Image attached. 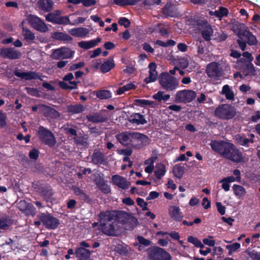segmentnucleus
<instances>
[{
  "label": "nucleus",
  "mask_w": 260,
  "mask_h": 260,
  "mask_svg": "<svg viewBox=\"0 0 260 260\" xmlns=\"http://www.w3.org/2000/svg\"><path fill=\"white\" fill-rule=\"evenodd\" d=\"M196 92L192 90L178 91L175 94V102L178 103H188L191 102L196 97Z\"/></svg>",
  "instance_id": "9d476101"
},
{
  "label": "nucleus",
  "mask_w": 260,
  "mask_h": 260,
  "mask_svg": "<svg viewBox=\"0 0 260 260\" xmlns=\"http://www.w3.org/2000/svg\"><path fill=\"white\" fill-rule=\"evenodd\" d=\"M112 181L115 185L123 189L128 188L130 183L126 179L118 175H115L112 177Z\"/></svg>",
  "instance_id": "f3484780"
},
{
  "label": "nucleus",
  "mask_w": 260,
  "mask_h": 260,
  "mask_svg": "<svg viewBox=\"0 0 260 260\" xmlns=\"http://www.w3.org/2000/svg\"><path fill=\"white\" fill-rule=\"evenodd\" d=\"M33 187L47 201L50 200L53 194V190L48 183L39 181L33 184Z\"/></svg>",
  "instance_id": "6e6552de"
},
{
  "label": "nucleus",
  "mask_w": 260,
  "mask_h": 260,
  "mask_svg": "<svg viewBox=\"0 0 260 260\" xmlns=\"http://www.w3.org/2000/svg\"><path fill=\"white\" fill-rule=\"evenodd\" d=\"M173 172L176 177L181 179L184 173V167L176 165L173 167Z\"/></svg>",
  "instance_id": "49530a36"
},
{
  "label": "nucleus",
  "mask_w": 260,
  "mask_h": 260,
  "mask_svg": "<svg viewBox=\"0 0 260 260\" xmlns=\"http://www.w3.org/2000/svg\"><path fill=\"white\" fill-rule=\"evenodd\" d=\"M101 39L99 37L94 40H91L88 41H82L79 42L78 44V46L81 48L88 50L96 46L100 42Z\"/></svg>",
  "instance_id": "4be33fe9"
},
{
  "label": "nucleus",
  "mask_w": 260,
  "mask_h": 260,
  "mask_svg": "<svg viewBox=\"0 0 260 260\" xmlns=\"http://www.w3.org/2000/svg\"><path fill=\"white\" fill-rule=\"evenodd\" d=\"M13 223V220L10 218L2 217L0 218V229L8 230Z\"/></svg>",
  "instance_id": "37998d69"
},
{
  "label": "nucleus",
  "mask_w": 260,
  "mask_h": 260,
  "mask_svg": "<svg viewBox=\"0 0 260 260\" xmlns=\"http://www.w3.org/2000/svg\"><path fill=\"white\" fill-rule=\"evenodd\" d=\"M137 240L139 243L144 246H148L151 244V241L147 239H145L143 236H138L137 237Z\"/></svg>",
  "instance_id": "13d9d810"
},
{
  "label": "nucleus",
  "mask_w": 260,
  "mask_h": 260,
  "mask_svg": "<svg viewBox=\"0 0 260 260\" xmlns=\"http://www.w3.org/2000/svg\"><path fill=\"white\" fill-rule=\"evenodd\" d=\"M80 83L79 81H71L69 82V84L63 81H59L58 85L64 90H72L78 88V84Z\"/></svg>",
  "instance_id": "7c9ffc66"
},
{
  "label": "nucleus",
  "mask_w": 260,
  "mask_h": 260,
  "mask_svg": "<svg viewBox=\"0 0 260 260\" xmlns=\"http://www.w3.org/2000/svg\"><path fill=\"white\" fill-rule=\"evenodd\" d=\"M74 193L83 202L90 203L91 199L89 195L87 194L85 191L78 187H75L73 189Z\"/></svg>",
  "instance_id": "393cba45"
},
{
  "label": "nucleus",
  "mask_w": 260,
  "mask_h": 260,
  "mask_svg": "<svg viewBox=\"0 0 260 260\" xmlns=\"http://www.w3.org/2000/svg\"><path fill=\"white\" fill-rule=\"evenodd\" d=\"M115 138L122 146H131L136 149H140L143 146L148 145L150 142V139L147 136L136 132H122L117 134Z\"/></svg>",
  "instance_id": "f03ea898"
},
{
  "label": "nucleus",
  "mask_w": 260,
  "mask_h": 260,
  "mask_svg": "<svg viewBox=\"0 0 260 260\" xmlns=\"http://www.w3.org/2000/svg\"><path fill=\"white\" fill-rule=\"evenodd\" d=\"M155 44L163 47H168L175 46L176 45V42L171 39L168 40L166 42L159 40H157L155 42Z\"/></svg>",
  "instance_id": "3c124183"
},
{
  "label": "nucleus",
  "mask_w": 260,
  "mask_h": 260,
  "mask_svg": "<svg viewBox=\"0 0 260 260\" xmlns=\"http://www.w3.org/2000/svg\"><path fill=\"white\" fill-rule=\"evenodd\" d=\"M53 2L52 0H39L36 6L41 10L50 12L52 10Z\"/></svg>",
  "instance_id": "b1692460"
},
{
  "label": "nucleus",
  "mask_w": 260,
  "mask_h": 260,
  "mask_svg": "<svg viewBox=\"0 0 260 260\" xmlns=\"http://www.w3.org/2000/svg\"><path fill=\"white\" fill-rule=\"evenodd\" d=\"M94 181L96 186L101 185L102 183H104L105 181L104 178L100 174H96L94 176Z\"/></svg>",
  "instance_id": "774afa93"
},
{
  "label": "nucleus",
  "mask_w": 260,
  "mask_h": 260,
  "mask_svg": "<svg viewBox=\"0 0 260 260\" xmlns=\"http://www.w3.org/2000/svg\"><path fill=\"white\" fill-rule=\"evenodd\" d=\"M117 152L119 154L129 156L132 154L133 150L131 148L122 149L118 150Z\"/></svg>",
  "instance_id": "0e129e2a"
},
{
  "label": "nucleus",
  "mask_w": 260,
  "mask_h": 260,
  "mask_svg": "<svg viewBox=\"0 0 260 260\" xmlns=\"http://www.w3.org/2000/svg\"><path fill=\"white\" fill-rule=\"evenodd\" d=\"M27 20L31 27L38 31L45 32L48 30V28L44 20L36 15H28Z\"/></svg>",
  "instance_id": "9b49d317"
},
{
  "label": "nucleus",
  "mask_w": 260,
  "mask_h": 260,
  "mask_svg": "<svg viewBox=\"0 0 260 260\" xmlns=\"http://www.w3.org/2000/svg\"><path fill=\"white\" fill-rule=\"evenodd\" d=\"M212 149L224 158L235 162L243 161L242 152L233 144L223 140H213L210 143Z\"/></svg>",
  "instance_id": "f257e3e1"
},
{
  "label": "nucleus",
  "mask_w": 260,
  "mask_h": 260,
  "mask_svg": "<svg viewBox=\"0 0 260 260\" xmlns=\"http://www.w3.org/2000/svg\"><path fill=\"white\" fill-rule=\"evenodd\" d=\"M162 13L166 17H174L176 16L177 13L175 8L171 5L167 4L162 8Z\"/></svg>",
  "instance_id": "e433bc0d"
},
{
  "label": "nucleus",
  "mask_w": 260,
  "mask_h": 260,
  "mask_svg": "<svg viewBox=\"0 0 260 260\" xmlns=\"http://www.w3.org/2000/svg\"><path fill=\"white\" fill-rule=\"evenodd\" d=\"M148 68L149 76L144 79V82L146 84L155 81L158 76L157 72L156 71L157 66L155 62H150Z\"/></svg>",
  "instance_id": "dca6fc26"
},
{
  "label": "nucleus",
  "mask_w": 260,
  "mask_h": 260,
  "mask_svg": "<svg viewBox=\"0 0 260 260\" xmlns=\"http://www.w3.org/2000/svg\"><path fill=\"white\" fill-rule=\"evenodd\" d=\"M92 162L95 165L104 164L105 161L104 155L103 153L100 151L93 152L92 155Z\"/></svg>",
  "instance_id": "a19ab883"
},
{
  "label": "nucleus",
  "mask_w": 260,
  "mask_h": 260,
  "mask_svg": "<svg viewBox=\"0 0 260 260\" xmlns=\"http://www.w3.org/2000/svg\"><path fill=\"white\" fill-rule=\"evenodd\" d=\"M242 37L247 40V44L250 46L255 45L257 44L258 41L252 33L248 29H245L242 34Z\"/></svg>",
  "instance_id": "cd10ccee"
},
{
  "label": "nucleus",
  "mask_w": 260,
  "mask_h": 260,
  "mask_svg": "<svg viewBox=\"0 0 260 260\" xmlns=\"http://www.w3.org/2000/svg\"><path fill=\"white\" fill-rule=\"evenodd\" d=\"M86 117L88 121L95 123L106 122L108 120L106 115L100 112L94 113L92 115H87Z\"/></svg>",
  "instance_id": "a211bd4d"
},
{
  "label": "nucleus",
  "mask_w": 260,
  "mask_h": 260,
  "mask_svg": "<svg viewBox=\"0 0 260 260\" xmlns=\"http://www.w3.org/2000/svg\"><path fill=\"white\" fill-rule=\"evenodd\" d=\"M17 77H20L25 80L39 79L41 81H43L42 76L35 71H29L27 72H17Z\"/></svg>",
  "instance_id": "2eb2a0df"
},
{
  "label": "nucleus",
  "mask_w": 260,
  "mask_h": 260,
  "mask_svg": "<svg viewBox=\"0 0 260 260\" xmlns=\"http://www.w3.org/2000/svg\"><path fill=\"white\" fill-rule=\"evenodd\" d=\"M39 150L34 148L29 151V157L30 159L36 160L39 157Z\"/></svg>",
  "instance_id": "680f3d73"
},
{
  "label": "nucleus",
  "mask_w": 260,
  "mask_h": 260,
  "mask_svg": "<svg viewBox=\"0 0 260 260\" xmlns=\"http://www.w3.org/2000/svg\"><path fill=\"white\" fill-rule=\"evenodd\" d=\"M240 247V244L239 243H235L231 245H226V248L229 250V255H231Z\"/></svg>",
  "instance_id": "6e6d98bb"
},
{
  "label": "nucleus",
  "mask_w": 260,
  "mask_h": 260,
  "mask_svg": "<svg viewBox=\"0 0 260 260\" xmlns=\"http://www.w3.org/2000/svg\"><path fill=\"white\" fill-rule=\"evenodd\" d=\"M97 187L105 194H108L111 191L110 186L107 184L106 182L102 183L101 185H99Z\"/></svg>",
  "instance_id": "4d7b16f0"
},
{
  "label": "nucleus",
  "mask_w": 260,
  "mask_h": 260,
  "mask_svg": "<svg viewBox=\"0 0 260 260\" xmlns=\"http://www.w3.org/2000/svg\"><path fill=\"white\" fill-rule=\"evenodd\" d=\"M158 79L161 87L167 91H173L176 89L179 85L177 79L167 72L161 73Z\"/></svg>",
  "instance_id": "39448f33"
},
{
  "label": "nucleus",
  "mask_w": 260,
  "mask_h": 260,
  "mask_svg": "<svg viewBox=\"0 0 260 260\" xmlns=\"http://www.w3.org/2000/svg\"><path fill=\"white\" fill-rule=\"evenodd\" d=\"M191 24L197 27L198 29L201 30L206 27L209 23L207 21L199 19L198 17H194L190 19Z\"/></svg>",
  "instance_id": "f704fd0d"
},
{
  "label": "nucleus",
  "mask_w": 260,
  "mask_h": 260,
  "mask_svg": "<svg viewBox=\"0 0 260 260\" xmlns=\"http://www.w3.org/2000/svg\"><path fill=\"white\" fill-rule=\"evenodd\" d=\"M17 208L26 216H34L37 212L35 207L30 203L24 200H21L17 204Z\"/></svg>",
  "instance_id": "4468645a"
},
{
  "label": "nucleus",
  "mask_w": 260,
  "mask_h": 260,
  "mask_svg": "<svg viewBox=\"0 0 260 260\" xmlns=\"http://www.w3.org/2000/svg\"><path fill=\"white\" fill-rule=\"evenodd\" d=\"M136 202L138 206L142 208L143 211L148 210V203L144 201V199L140 198H138L136 199Z\"/></svg>",
  "instance_id": "bf43d9fd"
},
{
  "label": "nucleus",
  "mask_w": 260,
  "mask_h": 260,
  "mask_svg": "<svg viewBox=\"0 0 260 260\" xmlns=\"http://www.w3.org/2000/svg\"><path fill=\"white\" fill-rule=\"evenodd\" d=\"M187 241L188 242L193 244L196 247H200L203 249L205 247L200 240L192 236H189L187 238Z\"/></svg>",
  "instance_id": "603ef678"
},
{
  "label": "nucleus",
  "mask_w": 260,
  "mask_h": 260,
  "mask_svg": "<svg viewBox=\"0 0 260 260\" xmlns=\"http://www.w3.org/2000/svg\"><path fill=\"white\" fill-rule=\"evenodd\" d=\"M96 96L101 100L108 99L112 96L110 91L106 89L100 90L96 93Z\"/></svg>",
  "instance_id": "8fccbe9b"
},
{
  "label": "nucleus",
  "mask_w": 260,
  "mask_h": 260,
  "mask_svg": "<svg viewBox=\"0 0 260 260\" xmlns=\"http://www.w3.org/2000/svg\"><path fill=\"white\" fill-rule=\"evenodd\" d=\"M118 23L125 28H128L130 26L131 22L130 20L126 17H121L118 20Z\"/></svg>",
  "instance_id": "052dcab7"
},
{
  "label": "nucleus",
  "mask_w": 260,
  "mask_h": 260,
  "mask_svg": "<svg viewBox=\"0 0 260 260\" xmlns=\"http://www.w3.org/2000/svg\"><path fill=\"white\" fill-rule=\"evenodd\" d=\"M166 172V167L162 163L157 164L154 172V175L157 179H161Z\"/></svg>",
  "instance_id": "c9c22d12"
},
{
  "label": "nucleus",
  "mask_w": 260,
  "mask_h": 260,
  "mask_svg": "<svg viewBox=\"0 0 260 260\" xmlns=\"http://www.w3.org/2000/svg\"><path fill=\"white\" fill-rule=\"evenodd\" d=\"M138 0H113L114 4L121 7L134 6L137 4Z\"/></svg>",
  "instance_id": "a18cd8bd"
},
{
  "label": "nucleus",
  "mask_w": 260,
  "mask_h": 260,
  "mask_svg": "<svg viewBox=\"0 0 260 260\" xmlns=\"http://www.w3.org/2000/svg\"><path fill=\"white\" fill-rule=\"evenodd\" d=\"M202 29L203 30L201 32L202 37L205 41H209L211 40V37L213 33V30L211 26L209 24Z\"/></svg>",
  "instance_id": "79ce46f5"
},
{
  "label": "nucleus",
  "mask_w": 260,
  "mask_h": 260,
  "mask_svg": "<svg viewBox=\"0 0 260 260\" xmlns=\"http://www.w3.org/2000/svg\"><path fill=\"white\" fill-rule=\"evenodd\" d=\"M25 90L27 94L35 96H38L39 95V91L37 88L32 87H25Z\"/></svg>",
  "instance_id": "e2e57ef3"
},
{
  "label": "nucleus",
  "mask_w": 260,
  "mask_h": 260,
  "mask_svg": "<svg viewBox=\"0 0 260 260\" xmlns=\"http://www.w3.org/2000/svg\"><path fill=\"white\" fill-rule=\"evenodd\" d=\"M221 94L224 95L225 98L228 100L234 101L235 100L234 92L228 84L224 85L222 87Z\"/></svg>",
  "instance_id": "473e14b6"
},
{
  "label": "nucleus",
  "mask_w": 260,
  "mask_h": 260,
  "mask_svg": "<svg viewBox=\"0 0 260 260\" xmlns=\"http://www.w3.org/2000/svg\"><path fill=\"white\" fill-rule=\"evenodd\" d=\"M64 131L66 134L70 137L77 136V130L75 128L72 127H66L64 128Z\"/></svg>",
  "instance_id": "338daca9"
},
{
  "label": "nucleus",
  "mask_w": 260,
  "mask_h": 260,
  "mask_svg": "<svg viewBox=\"0 0 260 260\" xmlns=\"http://www.w3.org/2000/svg\"><path fill=\"white\" fill-rule=\"evenodd\" d=\"M99 221L103 232L110 236L116 235L118 215L115 211H101L98 215Z\"/></svg>",
  "instance_id": "7ed1b4c3"
},
{
  "label": "nucleus",
  "mask_w": 260,
  "mask_h": 260,
  "mask_svg": "<svg viewBox=\"0 0 260 260\" xmlns=\"http://www.w3.org/2000/svg\"><path fill=\"white\" fill-rule=\"evenodd\" d=\"M233 189L236 196L241 197L246 193L245 189L240 185L234 184L233 186Z\"/></svg>",
  "instance_id": "09e8293b"
},
{
  "label": "nucleus",
  "mask_w": 260,
  "mask_h": 260,
  "mask_svg": "<svg viewBox=\"0 0 260 260\" xmlns=\"http://www.w3.org/2000/svg\"><path fill=\"white\" fill-rule=\"evenodd\" d=\"M75 253L80 260H91L90 251L83 247H78L76 249Z\"/></svg>",
  "instance_id": "a878e982"
},
{
  "label": "nucleus",
  "mask_w": 260,
  "mask_h": 260,
  "mask_svg": "<svg viewBox=\"0 0 260 260\" xmlns=\"http://www.w3.org/2000/svg\"><path fill=\"white\" fill-rule=\"evenodd\" d=\"M69 33L75 37L84 38L89 33L88 29L84 27L74 28L69 31Z\"/></svg>",
  "instance_id": "bb28decb"
},
{
  "label": "nucleus",
  "mask_w": 260,
  "mask_h": 260,
  "mask_svg": "<svg viewBox=\"0 0 260 260\" xmlns=\"http://www.w3.org/2000/svg\"><path fill=\"white\" fill-rule=\"evenodd\" d=\"M169 214L171 217L176 221H180L183 218V215L179 207L170 206L169 208Z\"/></svg>",
  "instance_id": "6ab92c4d"
},
{
  "label": "nucleus",
  "mask_w": 260,
  "mask_h": 260,
  "mask_svg": "<svg viewBox=\"0 0 260 260\" xmlns=\"http://www.w3.org/2000/svg\"><path fill=\"white\" fill-rule=\"evenodd\" d=\"M134 104L141 107L149 106L151 108H155L156 103L154 101H151L145 99H136Z\"/></svg>",
  "instance_id": "72a5a7b5"
},
{
  "label": "nucleus",
  "mask_w": 260,
  "mask_h": 260,
  "mask_svg": "<svg viewBox=\"0 0 260 260\" xmlns=\"http://www.w3.org/2000/svg\"><path fill=\"white\" fill-rule=\"evenodd\" d=\"M235 140L237 143L242 146H248L249 143H252L253 140L246 138L243 135L237 134L235 136Z\"/></svg>",
  "instance_id": "ea45409f"
},
{
  "label": "nucleus",
  "mask_w": 260,
  "mask_h": 260,
  "mask_svg": "<svg viewBox=\"0 0 260 260\" xmlns=\"http://www.w3.org/2000/svg\"><path fill=\"white\" fill-rule=\"evenodd\" d=\"M84 111V107L81 104L70 105L67 106V111L72 114H78Z\"/></svg>",
  "instance_id": "58836bf2"
},
{
  "label": "nucleus",
  "mask_w": 260,
  "mask_h": 260,
  "mask_svg": "<svg viewBox=\"0 0 260 260\" xmlns=\"http://www.w3.org/2000/svg\"><path fill=\"white\" fill-rule=\"evenodd\" d=\"M22 33L24 40L28 43L32 42L35 39V34L28 28H23Z\"/></svg>",
  "instance_id": "c03bdc74"
},
{
  "label": "nucleus",
  "mask_w": 260,
  "mask_h": 260,
  "mask_svg": "<svg viewBox=\"0 0 260 260\" xmlns=\"http://www.w3.org/2000/svg\"><path fill=\"white\" fill-rule=\"evenodd\" d=\"M115 66L114 60L113 58H110L106 61L103 63L100 67V70L102 73L105 74L106 73L112 69H113Z\"/></svg>",
  "instance_id": "c85d7f7f"
},
{
  "label": "nucleus",
  "mask_w": 260,
  "mask_h": 260,
  "mask_svg": "<svg viewBox=\"0 0 260 260\" xmlns=\"http://www.w3.org/2000/svg\"><path fill=\"white\" fill-rule=\"evenodd\" d=\"M237 114L236 108L229 104H222L216 107L214 115L219 119L229 120L233 119Z\"/></svg>",
  "instance_id": "20e7f679"
},
{
  "label": "nucleus",
  "mask_w": 260,
  "mask_h": 260,
  "mask_svg": "<svg viewBox=\"0 0 260 260\" xmlns=\"http://www.w3.org/2000/svg\"><path fill=\"white\" fill-rule=\"evenodd\" d=\"M151 260H171V254L161 248L155 247L149 253Z\"/></svg>",
  "instance_id": "ddd939ff"
},
{
  "label": "nucleus",
  "mask_w": 260,
  "mask_h": 260,
  "mask_svg": "<svg viewBox=\"0 0 260 260\" xmlns=\"http://www.w3.org/2000/svg\"><path fill=\"white\" fill-rule=\"evenodd\" d=\"M128 121L130 123L137 125H144L147 123L144 115L139 113H134L129 117Z\"/></svg>",
  "instance_id": "aec40b11"
},
{
  "label": "nucleus",
  "mask_w": 260,
  "mask_h": 260,
  "mask_svg": "<svg viewBox=\"0 0 260 260\" xmlns=\"http://www.w3.org/2000/svg\"><path fill=\"white\" fill-rule=\"evenodd\" d=\"M209 14L211 16H215L220 20L223 17H226L228 15L229 10L225 7H220L218 10L215 11H210Z\"/></svg>",
  "instance_id": "c756f323"
},
{
  "label": "nucleus",
  "mask_w": 260,
  "mask_h": 260,
  "mask_svg": "<svg viewBox=\"0 0 260 260\" xmlns=\"http://www.w3.org/2000/svg\"><path fill=\"white\" fill-rule=\"evenodd\" d=\"M206 72L209 78L217 79L221 77L222 68L218 62H212L207 65Z\"/></svg>",
  "instance_id": "f8f14e48"
},
{
  "label": "nucleus",
  "mask_w": 260,
  "mask_h": 260,
  "mask_svg": "<svg viewBox=\"0 0 260 260\" xmlns=\"http://www.w3.org/2000/svg\"><path fill=\"white\" fill-rule=\"evenodd\" d=\"M237 42L240 47V48L242 50L244 51L246 49V44L247 43L246 41H244L243 40V37L241 36L240 38L237 40Z\"/></svg>",
  "instance_id": "69168bd1"
},
{
  "label": "nucleus",
  "mask_w": 260,
  "mask_h": 260,
  "mask_svg": "<svg viewBox=\"0 0 260 260\" xmlns=\"http://www.w3.org/2000/svg\"><path fill=\"white\" fill-rule=\"evenodd\" d=\"M245 27L244 23L237 21L233 23L232 30L237 35L239 38H240L241 36H242V32L246 29Z\"/></svg>",
  "instance_id": "4c0bfd02"
},
{
  "label": "nucleus",
  "mask_w": 260,
  "mask_h": 260,
  "mask_svg": "<svg viewBox=\"0 0 260 260\" xmlns=\"http://www.w3.org/2000/svg\"><path fill=\"white\" fill-rule=\"evenodd\" d=\"M52 37L58 41L71 42L73 40V38L64 32H55L52 35Z\"/></svg>",
  "instance_id": "2f4dec72"
},
{
  "label": "nucleus",
  "mask_w": 260,
  "mask_h": 260,
  "mask_svg": "<svg viewBox=\"0 0 260 260\" xmlns=\"http://www.w3.org/2000/svg\"><path fill=\"white\" fill-rule=\"evenodd\" d=\"M37 217L42 221L43 226L47 230H55L60 224L58 218L48 213H40Z\"/></svg>",
  "instance_id": "0eeeda50"
},
{
  "label": "nucleus",
  "mask_w": 260,
  "mask_h": 260,
  "mask_svg": "<svg viewBox=\"0 0 260 260\" xmlns=\"http://www.w3.org/2000/svg\"><path fill=\"white\" fill-rule=\"evenodd\" d=\"M246 70L247 71V73L246 76L250 75L255 76L257 75V72H259L260 70L258 69H255L253 64L251 62H249L246 66Z\"/></svg>",
  "instance_id": "de8ad7c7"
},
{
  "label": "nucleus",
  "mask_w": 260,
  "mask_h": 260,
  "mask_svg": "<svg viewBox=\"0 0 260 260\" xmlns=\"http://www.w3.org/2000/svg\"><path fill=\"white\" fill-rule=\"evenodd\" d=\"M245 252L252 260H260V252H257L254 250H251L249 248L245 250Z\"/></svg>",
  "instance_id": "864d4df0"
},
{
  "label": "nucleus",
  "mask_w": 260,
  "mask_h": 260,
  "mask_svg": "<svg viewBox=\"0 0 260 260\" xmlns=\"http://www.w3.org/2000/svg\"><path fill=\"white\" fill-rule=\"evenodd\" d=\"M0 56L4 58H16V51L14 48H2L0 50Z\"/></svg>",
  "instance_id": "412c9836"
},
{
  "label": "nucleus",
  "mask_w": 260,
  "mask_h": 260,
  "mask_svg": "<svg viewBox=\"0 0 260 260\" xmlns=\"http://www.w3.org/2000/svg\"><path fill=\"white\" fill-rule=\"evenodd\" d=\"M37 136L39 140L44 145L53 147L56 143L54 134L48 128L40 125L37 131Z\"/></svg>",
  "instance_id": "423d86ee"
},
{
  "label": "nucleus",
  "mask_w": 260,
  "mask_h": 260,
  "mask_svg": "<svg viewBox=\"0 0 260 260\" xmlns=\"http://www.w3.org/2000/svg\"><path fill=\"white\" fill-rule=\"evenodd\" d=\"M60 10H55L52 12L49 13L46 16V20L54 24L67 25L72 24L68 16H61Z\"/></svg>",
  "instance_id": "1a4fd4ad"
},
{
  "label": "nucleus",
  "mask_w": 260,
  "mask_h": 260,
  "mask_svg": "<svg viewBox=\"0 0 260 260\" xmlns=\"http://www.w3.org/2000/svg\"><path fill=\"white\" fill-rule=\"evenodd\" d=\"M64 50L62 48L54 50L51 54V57L54 59H63Z\"/></svg>",
  "instance_id": "5fc2aeb1"
},
{
  "label": "nucleus",
  "mask_w": 260,
  "mask_h": 260,
  "mask_svg": "<svg viewBox=\"0 0 260 260\" xmlns=\"http://www.w3.org/2000/svg\"><path fill=\"white\" fill-rule=\"evenodd\" d=\"M88 139L87 135L80 134L76 137H74L73 140L77 146L87 148L88 146Z\"/></svg>",
  "instance_id": "5701e85b"
}]
</instances>
